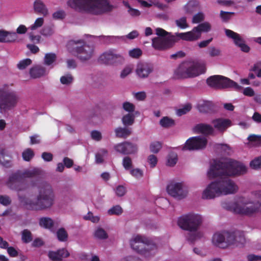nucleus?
I'll list each match as a JSON object with an SVG mask.
<instances>
[{"label":"nucleus","instance_id":"obj_34","mask_svg":"<svg viewBox=\"0 0 261 261\" xmlns=\"http://www.w3.org/2000/svg\"><path fill=\"white\" fill-rule=\"evenodd\" d=\"M57 59L56 55L54 53H47L45 55L44 58V64L47 66H53L54 63Z\"/></svg>","mask_w":261,"mask_h":261},{"label":"nucleus","instance_id":"obj_26","mask_svg":"<svg viewBox=\"0 0 261 261\" xmlns=\"http://www.w3.org/2000/svg\"><path fill=\"white\" fill-rule=\"evenodd\" d=\"M17 39L15 32H9L5 30H0V43L13 42Z\"/></svg>","mask_w":261,"mask_h":261},{"label":"nucleus","instance_id":"obj_19","mask_svg":"<svg viewBox=\"0 0 261 261\" xmlns=\"http://www.w3.org/2000/svg\"><path fill=\"white\" fill-rule=\"evenodd\" d=\"M153 71V66L152 64L145 62H138L135 68L136 75L140 79L148 77Z\"/></svg>","mask_w":261,"mask_h":261},{"label":"nucleus","instance_id":"obj_37","mask_svg":"<svg viewBox=\"0 0 261 261\" xmlns=\"http://www.w3.org/2000/svg\"><path fill=\"white\" fill-rule=\"evenodd\" d=\"M57 237L60 241L66 242L68 240V234L64 228H61L57 231Z\"/></svg>","mask_w":261,"mask_h":261},{"label":"nucleus","instance_id":"obj_32","mask_svg":"<svg viewBox=\"0 0 261 261\" xmlns=\"http://www.w3.org/2000/svg\"><path fill=\"white\" fill-rule=\"evenodd\" d=\"M221 75H214L206 80L207 84L212 87L220 88Z\"/></svg>","mask_w":261,"mask_h":261},{"label":"nucleus","instance_id":"obj_40","mask_svg":"<svg viewBox=\"0 0 261 261\" xmlns=\"http://www.w3.org/2000/svg\"><path fill=\"white\" fill-rule=\"evenodd\" d=\"M22 156L24 161H30L34 157V152L32 149L27 148L23 151Z\"/></svg>","mask_w":261,"mask_h":261},{"label":"nucleus","instance_id":"obj_15","mask_svg":"<svg viewBox=\"0 0 261 261\" xmlns=\"http://www.w3.org/2000/svg\"><path fill=\"white\" fill-rule=\"evenodd\" d=\"M207 140L204 137L197 136L190 138L185 143L182 150H195L205 148Z\"/></svg>","mask_w":261,"mask_h":261},{"label":"nucleus","instance_id":"obj_60","mask_svg":"<svg viewBox=\"0 0 261 261\" xmlns=\"http://www.w3.org/2000/svg\"><path fill=\"white\" fill-rule=\"evenodd\" d=\"M126 192V188L124 186L121 185L117 186L115 190V193L119 197L124 196Z\"/></svg>","mask_w":261,"mask_h":261},{"label":"nucleus","instance_id":"obj_9","mask_svg":"<svg viewBox=\"0 0 261 261\" xmlns=\"http://www.w3.org/2000/svg\"><path fill=\"white\" fill-rule=\"evenodd\" d=\"M236 236L234 232L223 231L215 233L212 239V242L215 246L221 248H226L234 245Z\"/></svg>","mask_w":261,"mask_h":261},{"label":"nucleus","instance_id":"obj_7","mask_svg":"<svg viewBox=\"0 0 261 261\" xmlns=\"http://www.w3.org/2000/svg\"><path fill=\"white\" fill-rule=\"evenodd\" d=\"M83 40L69 41L67 44L68 50L76 55L77 58L82 61H87L90 59L94 53V47L93 46L84 44Z\"/></svg>","mask_w":261,"mask_h":261},{"label":"nucleus","instance_id":"obj_59","mask_svg":"<svg viewBox=\"0 0 261 261\" xmlns=\"http://www.w3.org/2000/svg\"><path fill=\"white\" fill-rule=\"evenodd\" d=\"M11 199L9 196L7 195H0V203L7 206L11 204Z\"/></svg>","mask_w":261,"mask_h":261},{"label":"nucleus","instance_id":"obj_14","mask_svg":"<svg viewBox=\"0 0 261 261\" xmlns=\"http://www.w3.org/2000/svg\"><path fill=\"white\" fill-rule=\"evenodd\" d=\"M259 204L255 203L252 200L249 202H237L234 204L233 206V210L236 213L246 215H250L256 213L259 211Z\"/></svg>","mask_w":261,"mask_h":261},{"label":"nucleus","instance_id":"obj_48","mask_svg":"<svg viewBox=\"0 0 261 261\" xmlns=\"http://www.w3.org/2000/svg\"><path fill=\"white\" fill-rule=\"evenodd\" d=\"M208 55L211 57H219L221 55V51L219 48L211 46L208 48Z\"/></svg>","mask_w":261,"mask_h":261},{"label":"nucleus","instance_id":"obj_50","mask_svg":"<svg viewBox=\"0 0 261 261\" xmlns=\"http://www.w3.org/2000/svg\"><path fill=\"white\" fill-rule=\"evenodd\" d=\"M124 6L128 9L129 14L133 16H139L140 15V12L136 9L132 8L127 2H123Z\"/></svg>","mask_w":261,"mask_h":261},{"label":"nucleus","instance_id":"obj_30","mask_svg":"<svg viewBox=\"0 0 261 261\" xmlns=\"http://www.w3.org/2000/svg\"><path fill=\"white\" fill-rule=\"evenodd\" d=\"M233 88L235 89H240L241 88V86H239L237 83L230 79L221 76L220 88Z\"/></svg>","mask_w":261,"mask_h":261},{"label":"nucleus","instance_id":"obj_46","mask_svg":"<svg viewBox=\"0 0 261 261\" xmlns=\"http://www.w3.org/2000/svg\"><path fill=\"white\" fill-rule=\"evenodd\" d=\"M192 108L191 105L188 103L185 105L182 108L179 109L176 111V114L178 116H181L189 112Z\"/></svg>","mask_w":261,"mask_h":261},{"label":"nucleus","instance_id":"obj_13","mask_svg":"<svg viewBox=\"0 0 261 261\" xmlns=\"http://www.w3.org/2000/svg\"><path fill=\"white\" fill-rule=\"evenodd\" d=\"M99 61L108 65H122L125 59L123 55L117 53L115 49H110L103 53L99 58Z\"/></svg>","mask_w":261,"mask_h":261},{"label":"nucleus","instance_id":"obj_29","mask_svg":"<svg viewBox=\"0 0 261 261\" xmlns=\"http://www.w3.org/2000/svg\"><path fill=\"white\" fill-rule=\"evenodd\" d=\"M197 107L198 111L202 113H211L214 110V105L210 101H200Z\"/></svg>","mask_w":261,"mask_h":261},{"label":"nucleus","instance_id":"obj_6","mask_svg":"<svg viewBox=\"0 0 261 261\" xmlns=\"http://www.w3.org/2000/svg\"><path fill=\"white\" fill-rule=\"evenodd\" d=\"M204 68L201 64L193 61H185L181 63L174 71L176 79L193 77L204 72Z\"/></svg>","mask_w":261,"mask_h":261},{"label":"nucleus","instance_id":"obj_42","mask_svg":"<svg viewBox=\"0 0 261 261\" xmlns=\"http://www.w3.org/2000/svg\"><path fill=\"white\" fill-rule=\"evenodd\" d=\"M133 70V66L131 64L126 65L120 72V76L121 79L126 77L130 74Z\"/></svg>","mask_w":261,"mask_h":261},{"label":"nucleus","instance_id":"obj_64","mask_svg":"<svg viewBox=\"0 0 261 261\" xmlns=\"http://www.w3.org/2000/svg\"><path fill=\"white\" fill-rule=\"evenodd\" d=\"M91 136L92 139L97 141H100L102 138L101 133L97 130L92 131L91 133Z\"/></svg>","mask_w":261,"mask_h":261},{"label":"nucleus","instance_id":"obj_63","mask_svg":"<svg viewBox=\"0 0 261 261\" xmlns=\"http://www.w3.org/2000/svg\"><path fill=\"white\" fill-rule=\"evenodd\" d=\"M43 19L42 17L38 18L35 23L31 26V29L34 30L42 26L43 23Z\"/></svg>","mask_w":261,"mask_h":261},{"label":"nucleus","instance_id":"obj_52","mask_svg":"<svg viewBox=\"0 0 261 261\" xmlns=\"http://www.w3.org/2000/svg\"><path fill=\"white\" fill-rule=\"evenodd\" d=\"M177 156L176 154L172 153L169 155L167 160V165L170 167L174 166L177 163Z\"/></svg>","mask_w":261,"mask_h":261},{"label":"nucleus","instance_id":"obj_39","mask_svg":"<svg viewBox=\"0 0 261 261\" xmlns=\"http://www.w3.org/2000/svg\"><path fill=\"white\" fill-rule=\"evenodd\" d=\"M122 213L123 210L122 207L119 205H116L112 207L107 212L108 214L109 215H121Z\"/></svg>","mask_w":261,"mask_h":261},{"label":"nucleus","instance_id":"obj_54","mask_svg":"<svg viewBox=\"0 0 261 261\" xmlns=\"http://www.w3.org/2000/svg\"><path fill=\"white\" fill-rule=\"evenodd\" d=\"M73 80V77L70 74L62 76L60 78V82L62 84L69 85L70 84Z\"/></svg>","mask_w":261,"mask_h":261},{"label":"nucleus","instance_id":"obj_8","mask_svg":"<svg viewBox=\"0 0 261 261\" xmlns=\"http://www.w3.org/2000/svg\"><path fill=\"white\" fill-rule=\"evenodd\" d=\"M130 245L132 249L145 257H149L154 253V245L150 244V241L144 236L139 234L133 236Z\"/></svg>","mask_w":261,"mask_h":261},{"label":"nucleus","instance_id":"obj_1","mask_svg":"<svg viewBox=\"0 0 261 261\" xmlns=\"http://www.w3.org/2000/svg\"><path fill=\"white\" fill-rule=\"evenodd\" d=\"M19 201L36 211L50 209L55 204L56 196L52 186L47 182L41 184L38 188V194L33 199L18 195Z\"/></svg>","mask_w":261,"mask_h":261},{"label":"nucleus","instance_id":"obj_20","mask_svg":"<svg viewBox=\"0 0 261 261\" xmlns=\"http://www.w3.org/2000/svg\"><path fill=\"white\" fill-rule=\"evenodd\" d=\"M184 10L188 14L194 15L193 16H204L201 11V6L197 0L189 1L184 7Z\"/></svg>","mask_w":261,"mask_h":261},{"label":"nucleus","instance_id":"obj_36","mask_svg":"<svg viewBox=\"0 0 261 261\" xmlns=\"http://www.w3.org/2000/svg\"><path fill=\"white\" fill-rule=\"evenodd\" d=\"M39 224L41 226L49 229L53 226L54 222L50 218L43 217L40 219Z\"/></svg>","mask_w":261,"mask_h":261},{"label":"nucleus","instance_id":"obj_57","mask_svg":"<svg viewBox=\"0 0 261 261\" xmlns=\"http://www.w3.org/2000/svg\"><path fill=\"white\" fill-rule=\"evenodd\" d=\"M129 55L133 58H139L142 54V50L139 48H134L129 51Z\"/></svg>","mask_w":261,"mask_h":261},{"label":"nucleus","instance_id":"obj_41","mask_svg":"<svg viewBox=\"0 0 261 261\" xmlns=\"http://www.w3.org/2000/svg\"><path fill=\"white\" fill-rule=\"evenodd\" d=\"M94 236L96 238L100 240L106 239L108 238L107 233L103 229L100 227L98 228L95 230Z\"/></svg>","mask_w":261,"mask_h":261},{"label":"nucleus","instance_id":"obj_2","mask_svg":"<svg viewBox=\"0 0 261 261\" xmlns=\"http://www.w3.org/2000/svg\"><path fill=\"white\" fill-rule=\"evenodd\" d=\"M246 172L247 168L243 163L231 159H226L223 161H214L207 172V176L209 178L212 179L223 175H239Z\"/></svg>","mask_w":261,"mask_h":261},{"label":"nucleus","instance_id":"obj_45","mask_svg":"<svg viewBox=\"0 0 261 261\" xmlns=\"http://www.w3.org/2000/svg\"><path fill=\"white\" fill-rule=\"evenodd\" d=\"M31 232L28 229L24 230L22 232V240L25 243H29L32 240Z\"/></svg>","mask_w":261,"mask_h":261},{"label":"nucleus","instance_id":"obj_22","mask_svg":"<svg viewBox=\"0 0 261 261\" xmlns=\"http://www.w3.org/2000/svg\"><path fill=\"white\" fill-rule=\"evenodd\" d=\"M220 196L216 181L209 184L202 193L201 198L203 199H213Z\"/></svg>","mask_w":261,"mask_h":261},{"label":"nucleus","instance_id":"obj_23","mask_svg":"<svg viewBox=\"0 0 261 261\" xmlns=\"http://www.w3.org/2000/svg\"><path fill=\"white\" fill-rule=\"evenodd\" d=\"M47 256L53 261H61L63 258L70 256V253L65 248L59 249L56 251H49Z\"/></svg>","mask_w":261,"mask_h":261},{"label":"nucleus","instance_id":"obj_58","mask_svg":"<svg viewBox=\"0 0 261 261\" xmlns=\"http://www.w3.org/2000/svg\"><path fill=\"white\" fill-rule=\"evenodd\" d=\"M176 25L181 29H185L188 27L186 17H181L175 21Z\"/></svg>","mask_w":261,"mask_h":261},{"label":"nucleus","instance_id":"obj_55","mask_svg":"<svg viewBox=\"0 0 261 261\" xmlns=\"http://www.w3.org/2000/svg\"><path fill=\"white\" fill-rule=\"evenodd\" d=\"M252 200L255 203H259L261 206V190L256 191L252 193Z\"/></svg>","mask_w":261,"mask_h":261},{"label":"nucleus","instance_id":"obj_4","mask_svg":"<svg viewBox=\"0 0 261 261\" xmlns=\"http://www.w3.org/2000/svg\"><path fill=\"white\" fill-rule=\"evenodd\" d=\"M202 222V217L196 214L190 213L179 218L178 224L182 229L189 231L187 238L188 241L193 242L202 238L203 234L198 231V229Z\"/></svg>","mask_w":261,"mask_h":261},{"label":"nucleus","instance_id":"obj_21","mask_svg":"<svg viewBox=\"0 0 261 261\" xmlns=\"http://www.w3.org/2000/svg\"><path fill=\"white\" fill-rule=\"evenodd\" d=\"M225 32L226 35L233 39L234 43L240 47L243 51L248 53L249 51V47L245 43L244 40L239 34L228 29H225Z\"/></svg>","mask_w":261,"mask_h":261},{"label":"nucleus","instance_id":"obj_16","mask_svg":"<svg viewBox=\"0 0 261 261\" xmlns=\"http://www.w3.org/2000/svg\"><path fill=\"white\" fill-rule=\"evenodd\" d=\"M168 193L178 199L185 198L188 193V187L183 182L171 183L167 186Z\"/></svg>","mask_w":261,"mask_h":261},{"label":"nucleus","instance_id":"obj_35","mask_svg":"<svg viewBox=\"0 0 261 261\" xmlns=\"http://www.w3.org/2000/svg\"><path fill=\"white\" fill-rule=\"evenodd\" d=\"M160 124L165 128L172 127L175 125L174 120L168 117H164L160 121Z\"/></svg>","mask_w":261,"mask_h":261},{"label":"nucleus","instance_id":"obj_33","mask_svg":"<svg viewBox=\"0 0 261 261\" xmlns=\"http://www.w3.org/2000/svg\"><path fill=\"white\" fill-rule=\"evenodd\" d=\"M34 8L35 11L38 14L45 16L47 14V10L44 5L40 1H36L34 2Z\"/></svg>","mask_w":261,"mask_h":261},{"label":"nucleus","instance_id":"obj_56","mask_svg":"<svg viewBox=\"0 0 261 261\" xmlns=\"http://www.w3.org/2000/svg\"><path fill=\"white\" fill-rule=\"evenodd\" d=\"M250 71L257 72L256 76L258 77H261V61L254 64L250 69Z\"/></svg>","mask_w":261,"mask_h":261},{"label":"nucleus","instance_id":"obj_28","mask_svg":"<svg viewBox=\"0 0 261 261\" xmlns=\"http://www.w3.org/2000/svg\"><path fill=\"white\" fill-rule=\"evenodd\" d=\"M116 137L122 139H126L132 134V129L128 126H119L114 130Z\"/></svg>","mask_w":261,"mask_h":261},{"label":"nucleus","instance_id":"obj_5","mask_svg":"<svg viewBox=\"0 0 261 261\" xmlns=\"http://www.w3.org/2000/svg\"><path fill=\"white\" fill-rule=\"evenodd\" d=\"M40 171L38 169L17 170L11 173L6 181L7 186L12 190L17 192L23 191L27 189V186L24 182L26 178L34 177L40 174Z\"/></svg>","mask_w":261,"mask_h":261},{"label":"nucleus","instance_id":"obj_38","mask_svg":"<svg viewBox=\"0 0 261 261\" xmlns=\"http://www.w3.org/2000/svg\"><path fill=\"white\" fill-rule=\"evenodd\" d=\"M248 140L252 145L255 146H261V136L251 135L248 137Z\"/></svg>","mask_w":261,"mask_h":261},{"label":"nucleus","instance_id":"obj_24","mask_svg":"<svg viewBox=\"0 0 261 261\" xmlns=\"http://www.w3.org/2000/svg\"><path fill=\"white\" fill-rule=\"evenodd\" d=\"M213 127L220 132H224L231 125V121L228 119L217 118L211 121Z\"/></svg>","mask_w":261,"mask_h":261},{"label":"nucleus","instance_id":"obj_51","mask_svg":"<svg viewBox=\"0 0 261 261\" xmlns=\"http://www.w3.org/2000/svg\"><path fill=\"white\" fill-rule=\"evenodd\" d=\"M250 167L253 169H258L261 167V156L255 158L250 163Z\"/></svg>","mask_w":261,"mask_h":261},{"label":"nucleus","instance_id":"obj_61","mask_svg":"<svg viewBox=\"0 0 261 261\" xmlns=\"http://www.w3.org/2000/svg\"><path fill=\"white\" fill-rule=\"evenodd\" d=\"M162 147L161 144L158 142H154L150 144V151L153 153H158Z\"/></svg>","mask_w":261,"mask_h":261},{"label":"nucleus","instance_id":"obj_25","mask_svg":"<svg viewBox=\"0 0 261 261\" xmlns=\"http://www.w3.org/2000/svg\"><path fill=\"white\" fill-rule=\"evenodd\" d=\"M193 130L196 133L202 134L205 135H213L214 134L213 127L206 123L198 124L194 127Z\"/></svg>","mask_w":261,"mask_h":261},{"label":"nucleus","instance_id":"obj_62","mask_svg":"<svg viewBox=\"0 0 261 261\" xmlns=\"http://www.w3.org/2000/svg\"><path fill=\"white\" fill-rule=\"evenodd\" d=\"M147 162L150 165V167L153 168L156 166L158 160L156 156L151 154L148 156L147 158Z\"/></svg>","mask_w":261,"mask_h":261},{"label":"nucleus","instance_id":"obj_10","mask_svg":"<svg viewBox=\"0 0 261 261\" xmlns=\"http://www.w3.org/2000/svg\"><path fill=\"white\" fill-rule=\"evenodd\" d=\"M211 29V24L208 22H205L194 27L191 31L176 33V36L185 41H194L200 38L202 32H208Z\"/></svg>","mask_w":261,"mask_h":261},{"label":"nucleus","instance_id":"obj_49","mask_svg":"<svg viewBox=\"0 0 261 261\" xmlns=\"http://www.w3.org/2000/svg\"><path fill=\"white\" fill-rule=\"evenodd\" d=\"M83 218L85 220L91 221L93 223H97L100 220L99 216H94L91 212H89Z\"/></svg>","mask_w":261,"mask_h":261},{"label":"nucleus","instance_id":"obj_18","mask_svg":"<svg viewBox=\"0 0 261 261\" xmlns=\"http://www.w3.org/2000/svg\"><path fill=\"white\" fill-rule=\"evenodd\" d=\"M18 97L14 92H8L0 100V109L4 111L11 110L17 105Z\"/></svg>","mask_w":261,"mask_h":261},{"label":"nucleus","instance_id":"obj_12","mask_svg":"<svg viewBox=\"0 0 261 261\" xmlns=\"http://www.w3.org/2000/svg\"><path fill=\"white\" fill-rule=\"evenodd\" d=\"M215 181L220 196L234 194L239 190L237 184L228 177L220 178Z\"/></svg>","mask_w":261,"mask_h":261},{"label":"nucleus","instance_id":"obj_43","mask_svg":"<svg viewBox=\"0 0 261 261\" xmlns=\"http://www.w3.org/2000/svg\"><path fill=\"white\" fill-rule=\"evenodd\" d=\"M32 63V60L30 59H25L21 60L17 64V68L20 70H23L25 69L28 66H30Z\"/></svg>","mask_w":261,"mask_h":261},{"label":"nucleus","instance_id":"obj_31","mask_svg":"<svg viewBox=\"0 0 261 261\" xmlns=\"http://www.w3.org/2000/svg\"><path fill=\"white\" fill-rule=\"evenodd\" d=\"M135 115L133 113H128L124 115L122 118L121 121L124 126H129L135 122Z\"/></svg>","mask_w":261,"mask_h":261},{"label":"nucleus","instance_id":"obj_44","mask_svg":"<svg viewBox=\"0 0 261 261\" xmlns=\"http://www.w3.org/2000/svg\"><path fill=\"white\" fill-rule=\"evenodd\" d=\"M122 165L125 170H129L133 166L132 159L128 156H125L122 160Z\"/></svg>","mask_w":261,"mask_h":261},{"label":"nucleus","instance_id":"obj_47","mask_svg":"<svg viewBox=\"0 0 261 261\" xmlns=\"http://www.w3.org/2000/svg\"><path fill=\"white\" fill-rule=\"evenodd\" d=\"M130 174L136 179H141L144 175L143 172L139 168H135L130 170Z\"/></svg>","mask_w":261,"mask_h":261},{"label":"nucleus","instance_id":"obj_3","mask_svg":"<svg viewBox=\"0 0 261 261\" xmlns=\"http://www.w3.org/2000/svg\"><path fill=\"white\" fill-rule=\"evenodd\" d=\"M67 4L75 10L95 15L110 12L114 8L108 0H69Z\"/></svg>","mask_w":261,"mask_h":261},{"label":"nucleus","instance_id":"obj_11","mask_svg":"<svg viewBox=\"0 0 261 261\" xmlns=\"http://www.w3.org/2000/svg\"><path fill=\"white\" fill-rule=\"evenodd\" d=\"M155 31L159 37L152 39L153 47L157 50H164L170 48L174 41V37L166 36L168 33L161 28H156Z\"/></svg>","mask_w":261,"mask_h":261},{"label":"nucleus","instance_id":"obj_27","mask_svg":"<svg viewBox=\"0 0 261 261\" xmlns=\"http://www.w3.org/2000/svg\"><path fill=\"white\" fill-rule=\"evenodd\" d=\"M30 74L33 79L40 78L47 74L46 68L41 65H35L30 70Z\"/></svg>","mask_w":261,"mask_h":261},{"label":"nucleus","instance_id":"obj_17","mask_svg":"<svg viewBox=\"0 0 261 261\" xmlns=\"http://www.w3.org/2000/svg\"><path fill=\"white\" fill-rule=\"evenodd\" d=\"M114 148L116 152L125 155L136 154L139 150L138 145L137 143L128 141L116 144Z\"/></svg>","mask_w":261,"mask_h":261},{"label":"nucleus","instance_id":"obj_53","mask_svg":"<svg viewBox=\"0 0 261 261\" xmlns=\"http://www.w3.org/2000/svg\"><path fill=\"white\" fill-rule=\"evenodd\" d=\"M122 108L126 112H127L128 113H134L135 110V105L128 101L124 102L123 103Z\"/></svg>","mask_w":261,"mask_h":261}]
</instances>
